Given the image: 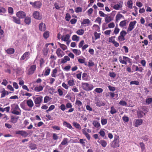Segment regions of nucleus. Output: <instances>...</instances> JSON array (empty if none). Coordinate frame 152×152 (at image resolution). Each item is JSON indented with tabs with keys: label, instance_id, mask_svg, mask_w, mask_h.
<instances>
[{
	"label": "nucleus",
	"instance_id": "1",
	"mask_svg": "<svg viewBox=\"0 0 152 152\" xmlns=\"http://www.w3.org/2000/svg\"><path fill=\"white\" fill-rule=\"evenodd\" d=\"M119 137L118 135H115L114 136L113 141L111 142L110 146L113 148H115L120 147Z\"/></svg>",
	"mask_w": 152,
	"mask_h": 152
},
{
	"label": "nucleus",
	"instance_id": "2",
	"mask_svg": "<svg viewBox=\"0 0 152 152\" xmlns=\"http://www.w3.org/2000/svg\"><path fill=\"white\" fill-rule=\"evenodd\" d=\"M11 107V110L12 114L17 115L21 114V110L18 104H12Z\"/></svg>",
	"mask_w": 152,
	"mask_h": 152
},
{
	"label": "nucleus",
	"instance_id": "3",
	"mask_svg": "<svg viewBox=\"0 0 152 152\" xmlns=\"http://www.w3.org/2000/svg\"><path fill=\"white\" fill-rule=\"evenodd\" d=\"M119 60L120 62L122 64H127V62H128L129 63H130L132 62V60L129 58L127 57L123 56V58L121 56L119 57Z\"/></svg>",
	"mask_w": 152,
	"mask_h": 152
},
{
	"label": "nucleus",
	"instance_id": "4",
	"mask_svg": "<svg viewBox=\"0 0 152 152\" xmlns=\"http://www.w3.org/2000/svg\"><path fill=\"white\" fill-rule=\"evenodd\" d=\"M33 99L35 104V106L37 107H39L43 99V97L40 96L39 97H33Z\"/></svg>",
	"mask_w": 152,
	"mask_h": 152
},
{
	"label": "nucleus",
	"instance_id": "5",
	"mask_svg": "<svg viewBox=\"0 0 152 152\" xmlns=\"http://www.w3.org/2000/svg\"><path fill=\"white\" fill-rule=\"evenodd\" d=\"M82 86L84 89L86 91H90L92 90L94 88V86L91 84H88V83H82Z\"/></svg>",
	"mask_w": 152,
	"mask_h": 152
},
{
	"label": "nucleus",
	"instance_id": "6",
	"mask_svg": "<svg viewBox=\"0 0 152 152\" xmlns=\"http://www.w3.org/2000/svg\"><path fill=\"white\" fill-rule=\"evenodd\" d=\"M29 3L31 5L32 7L36 8H40L42 5V3L39 1H35L34 2H30Z\"/></svg>",
	"mask_w": 152,
	"mask_h": 152
},
{
	"label": "nucleus",
	"instance_id": "7",
	"mask_svg": "<svg viewBox=\"0 0 152 152\" xmlns=\"http://www.w3.org/2000/svg\"><path fill=\"white\" fill-rule=\"evenodd\" d=\"M33 16L35 19L39 20H41L42 18V15L37 11H34L33 13Z\"/></svg>",
	"mask_w": 152,
	"mask_h": 152
},
{
	"label": "nucleus",
	"instance_id": "8",
	"mask_svg": "<svg viewBox=\"0 0 152 152\" xmlns=\"http://www.w3.org/2000/svg\"><path fill=\"white\" fill-rule=\"evenodd\" d=\"M37 67L36 65H31L28 69L27 74L28 75H31L33 74L36 69Z\"/></svg>",
	"mask_w": 152,
	"mask_h": 152
},
{
	"label": "nucleus",
	"instance_id": "9",
	"mask_svg": "<svg viewBox=\"0 0 152 152\" xmlns=\"http://www.w3.org/2000/svg\"><path fill=\"white\" fill-rule=\"evenodd\" d=\"M136 23L137 21L135 20L131 22L127 28V31L129 32L132 31L134 28Z\"/></svg>",
	"mask_w": 152,
	"mask_h": 152
},
{
	"label": "nucleus",
	"instance_id": "10",
	"mask_svg": "<svg viewBox=\"0 0 152 152\" xmlns=\"http://www.w3.org/2000/svg\"><path fill=\"white\" fill-rule=\"evenodd\" d=\"M15 133L16 134L20 135L24 137H27L28 135L27 132L23 130L17 131L15 132Z\"/></svg>",
	"mask_w": 152,
	"mask_h": 152
},
{
	"label": "nucleus",
	"instance_id": "11",
	"mask_svg": "<svg viewBox=\"0 0 152 152\" xmlns=\"http://www.w3.org/2000/svg\"><path fill=\"white\" fill-rule=\"evenodd\" d=\"M30 55V53L29 52H26L21 56L20 58V60H23L26 59V60L29 58Z\"/></svg>",
	"mask_w": 152,
	"mask_h": 152
},
{
	"label": "nucleus",
	"instance_id": "12",
	"mask_svg": "<svg viewBox=\"0 0 152 152\" xmlns=\"http://www.w3.org/2000/svg\"><path fill=\"white\" fill-rule=\"evenodd\" d=\"M56 53L59 58L62 57L65 54L64 52L60 48H58L56 51Z\"/></svg>",
	"mask_w": 152,
	"mask_h": 152
},
{
	"label": "nucleus",
	"instance_id": "13",
	"mask_svg": "<svg viewBox=\"0 0 152 152\" xmlns=\"http://www.w3.org/2000/svg\"><path fill=\"white\" fill-rule=\"evenodd\" d=\"M16 15L19 18H23L25 17L26 14L23 11H20L17 12Z\"/></svg>",
	"mask_w": 152,
	"mask_h": 152
},
{
	"label": "nucleus",
	"instance_id": "14",
	"mask_svg": "<svg viewBox=\"0 0 152 152\" xmlns=\"http://www.w3.org/2000/svg\"><path fill=\"white\" fill-rule=\"evenodd\" d=\"M143 121L142 119H139L135 120L134 122V126L135 127H138L139 126L142 124Z\"/></svg>",
	"mask_w": 152,
	"mask_h": 152
},
{
	"label": "nucleus",
	"instance_id": "15",
	"mask_svg": "<svg viewBox=\"0 0 152 152\" xmlns=\"http://www.w3.org/2000/svg\"><path fill=\"white\" fill-rule=\"evenodd\" d=\"M26 101L27 106L29 108L31 109L34 105V104L32 100L31 99L26 100Z\"/></svg>",
	"mask_w": 152,
	"mask_h": 152
},
{
	"label": "nucleus",
	"instance_id": "16",
	"mask_svg": "<svg viewBox=\"0 0 152 152\" xmlns=\"http://www.w3.org/2000/svg\"><path fill=\"white\" fill-rule=\"evenodd\" d=\"M72 105L71 103L68 102L66 104V109L70 108L68 110V113H71L73 111L74 109L72 108Z\"/></svg>",
	"mask_w": 152,
	"mask_h": 152
},
{
	"label": "nucleus",
	"instance_id": "17",
	"mask_svg": "<svg viewBox=\"0 0 152 152\" xmlns=\"http://www.w3.org/2000/svg\"><path fill=\"white\" fill-rule=\"evenodd\" d=\"M39 28L40 31H44L46 29V25L43 23H41L39 24Z\"/></svg>",
	"mask_w": 152,
	"mask_h": 152
},
{
	"label": "nucleus",
	"instance_id": "18",
	"mask_svg": "<svg viewBox=\"0 0 152 152\" xmlns=\"http://www.w3.org/2000/svg\"><path fill=\"white\" fill-rule=\"evenodd\" d=\"M12 21L15 23L18 24H21L20 20V18L12 16Z\"/></svg>",
	"mask_w": 152,
	"mask_h": 152
},
{
	"label": "nucleus",
	"instance_id": "19",
	"mask_svg": "<svg viewBox=\"0 0 152 152\" xmlns=\"http://www.w3.org/2000/svg\"><path fill=\"white\" fill-rule=\"evenodd\" d=\"M61 63L64 64L66 63L67 61H70V58L68 56H65L64 58L61 59Z\"/></svg>",
	"mask_w": 152,
	"mask_h": 152
},
{
	"label": "nucleus",
	"instance_id": "20",
	"mask_svg": "<svg viewBox=\"0 0 152 152\" xmlns=\"http://www.w3.org/2000/svg\"><path fill=\"white\" fill-rule=\"evenodd\" d=\"M0 93L1 94V98L4 97L5 95H8L9 94L8 92L6 91L4 88H3L1 89Z\"/></svg>",
	"mask_w": 152,
	"mask_h": 152
},
{
	"label": "nucleus",
	"instance_id": "21",
	"mask_svg": "<svg viewBox=\"0 0 152 152\" xmlns=\"http://www.w3.org/2000/svg\"><path fill=\"white\" fill-rule=\"evenodd\" d=\"M95 103L97 106L100 107L102 106H104L105 105V103L102 101H101L99 100H95Z\"/></svg>",
	"mask_w": 152,
	"mask_h": 152
},
{
	"label": "nucleus",
	"instance_id": "22",
	"mask_svg": "<svg viewBox=\"0 0 152 152\" xmlns=\"http://www.w3.org/2000/svg\"><path fill=\"white\" fill-rule=\"evenodd\" d=\"M137 115L139 118H142L144 115H145V113L140 110H138L137 112Z\"/></svg>",
	"mask_w": 152,
	"mask_h": 152
},
{
	"label": "nucleus",
	"instance_id": "23",
	"mask_svg": "<svg viewBox=\"0 0 152 152\" xmlns=\"http://www.w3.org/2000/svg\"><path fill=\"white\" fill-rule=\"evenodd\" d=\"M70 35L69 34H66L65 35H63L61 37V40L66 41L69 40Z\"/></svg>",
	"mask_w": 152,
	"mask_h": 152
},
{
	"label": "nucleus",
	"instance_id": "24",
	"mask_svg": "<svg viewBox=\"0 0 152 152\" xmlns=\"http://www.w3.org/2000/svg\"><path fill=\"white\" fill-rule=\"evenodd\" d=\"M31 22V18L30 17L27 16L25 17L24 19V22L27 25H29Z\"/></svg>",
	"mask_w": 152,
	"mask_h": 152
},
{
	"label": "nucleus",
	"instance_id": "25",
	"mask_svg": "<svg viewBox=\"0 0 152 152\" xmlns=\"http://www.w3.org/2000/svg\"><path fill=\"white\" fill-rule=\"evenodd\" d=\"M90 23V20L88 19L87 18L84 19L83 22H81V24L83 25H87V26H88L89 25Z\"/></svg>",
	"mask_w": 152,
	"mask_h": 152
},
{
	"label": "nucleus",
	"instance_id": "26",
	"mask_svg": "<svg viewBox=\"0 0 152 152\" xmlns=\"http://www.w3.org/2000/svg\"><path fill=\"white\" fill-rule=\"evenodd\" d=\"M19 116H11V122L13 123H16L18 121V119L19 118Z\"/></svg>",
	"mask_w": 152,
	"mask_h": 152
},
{
	"label": "nucleus",
	"instance_id": "27",
	"mask_svg": "<svg viewBox=\"0 0 152 152\" xmlns=\"http://www.w3.org/2000/svg\"><path fill=\"white\" fill-rule=\"evenodd\" d=\"M98 142L103 147H106L107 145V143L106 141L104 140H101L100 141H98Z\"/></svg>",
	"mask_w": 152,
	"mask_h": 152
},
{
	"label": "nucleus",
	"instance_id": "28",
	"mask_svg": "<svg viewBox=\"0 0 152 152\" xmlns=\"http://www.w3.org/2000/svg\"><path fill=\"white\" fill-rule=\"evenodd\" d=\"M75 104L76 105L79 107L78 108V110L80 111H81V108L80 107V106H82L83 105L82 102L79 100H76L75 102Z\"/></svg>",
	"mask_w": 152,
	"mask_h": 152
},
{
	"label": "nucleus",
	"instance_id": "29",
	"mask_svg": "<svg viewBox=\"0 0 152 152\" xmlns=\"http://www.w3.org/2000/svg\"><path fill=\"white\" fill-rule=\"evenodd\" d=\"M127 20H124L121 21L119 23V26L121 27L126 26L127 24Z\"/></svg>",
	"mask_w": 152,
	"mask_h": 152
},
{
	"label": "nucleus",
	"instance_id": "30",
	"mask_svg": "<svg viewBox=\"0 0 152 152\" xmlns=\"http://www.w3.org/2000/svg\"><path fill=\"white\" fill-rule=\"evenodd\" d=\"M57 69L56 68L53 69L51 72V76L53 77H56L57 76L56 74L57 72Z\"/></svg>",
	"mask_w": 152,
	"mask_h": 152
},
{
	"label": "nucleus",
	"instance_id": "31",
	"mask_svg": "<svg viewBox=\"0 0 152 152\" xmlns=\"http://www.w3.org/2000/svg\"><path fill=\"white\" fill-rule=\"evenodd\" d=\"M6 52L9 54H13L15 52V49L13 48H8L6 50Z\"/></svg>",
	"mask_w": 152,
	"mask_h": 152
},
{
	"label": "nucleus",
	"instance_id": "32",
	"mask_svg": "<svg viewBox=\"0 0 152 152\" xmlns=\"http://www.w3.org/2000/svg\"><path fill=\"white\" fill-rule=\"evenodd\" d=\"M43 87L41 86H36L34 88V90L37 92H38L42 91Z\"/></svg>",
	"mask_w": 152,
	"mask_h": 152
},
{
	"label": "nucleus",
	"instance_id": "33",
	"mask_svg": "<svg viewBox=\"0 0 152 152\" xmlns=\"http://www.w3.org/2000/svg\"><path fill=\"white\" fill-rule=\"evenodd\" d=\"M110 112L111 114L113 115L117 112V111L113 106L110 107Z\"/></svg>",
	"mask_w": 152,
	"mask_h": 152
},
{
	"label": "nucleus",
	"instance_id": "34",
	"mask_svg": "<svg viewBox=\"0 0 152 152\" xmlns=\"http://www.w3.org/2000/svg\"><path fill=\"white\" fill-rule=\"evenodd\" d=\"M58 44L59 45L60 48H61L63 50H65L67 49V46L64 44H62L60 42H58Z\"/></svg>",
	"mask_w": 152,
	"mask_h": 152
},
{
	"label": "nucleus",
	"instance_id": "35",
	"mask_svg": "<svg viewBox=\"0 0 152 152\" xmlns=\"http://www.w3.org/2000/svg\"><path fill=\"white\" fill-rule=\"evenodd\" d=\"M92 124L96 128H99L100 126V124L99 122L96 121H93Z\"/></svg>",
	"mask_w": 152,
	"mask_h": 152
},
{
	"label": "nucleus",
	"instance_id": "36",
	"mask_svg": "<svg viewBox=\"0 0 152 152\" xmlns=\"http://www.w3.org/2000/svg\"><path fill=\"white\" fill-rule=\"evenodd\" d=\"M45 71L44 73L45 76L48 75L50 74V69L48 67H46L45 68Z\"/></svg>",
	"mask_w": 152,
	"mask_h": 152
},
{
	"label": "nucleus",
	"instance_id": "37",
	"mask_svg": "<svg viewBox=\"0 0 152 152\" xmlns=\"http://www.w3.org/2000/svg\"><path fill=\"white\" fill-rule=\"evenodd\" d=\"M72 51L77 56L79 55L81 53V52L80 50H78L77 49H73Z\"/></svg>",
	"mask_w": 152,
	"mask_h": 152
},
{
	"label": "nucleus",
	"instance_id": "38",
	"mask_svg": "<svg viewBox=\"0 0 152 152\" xmlns=\"http://www.w3.org/2000/svg\"><path fill=\"white\" fill-rule=\"evenodd\" d=\"M49 36V32L48 31H46L43 34V37L46 39H47Z\"/></svg>",
	"mask_w": 152,
	"mask_h": 152
},
{
	"label": "nucleus",
	"instance_id": "39",
	"mask_svg": "<svg viewBox=\"0 0 152 152\" xmlns=\"http://www.w3.org/2000/svg\"><path fill=\"white\" fill-rule=\"evenodd\" d=\"M123 17H124V16L122 14L120 13H118L115 17V20L116 21H118Z\"/></svg>",
	"mask_w": 152,
	"mask_h": 152
},
{
	"label": "nucleus",
	"instance_id": "40",
	"mask_svg": "<svg viewBox=\"0 0 152 152\" xmlns=\"http://www.w3.org/2000/svg\"><path fill=\"white\" fill-rule=\"evenodd\" d=\"M64 125L66 126L68 128L70 129H72V127L71 125L69 123L67 122H66L64 121L63 123Z\"/></svg>",
	"mask_w": 152,
	"mask_h": 152
},
{
	"label": "nucleus",
	"instance_id": "41",
	"mask_svg": "<svg viewBox=\"0 0 152 152\" xmlns=\"http://www.w3.org/2000/svg\"><path fill=\"white\" fill-rule=\"evenodd\" d=\"M68 140L67 138H64L61 143V145H64L67 144L68 143Z\"/></svg>",
	"mask_w": 152,
	"mask_h": 152
},
{
	"label": "nucleus",
	"instance_id": "42",
	"mask_svg": "<svg viewBox=\"0 0 152 152\" xmlns=\"http://www.w3.org/2000/svg\"><path fill=\"white\" fill-rule=\"evenodd\" d=\"M82 79L83 80L87 81L88 80V77L86 73H83L82 74Z\"/></svg>",
	"mask_w": 152,
	"mask_h": 152
},
{
	"label": "nucleus",
	"instance_id": "43",
	"mask_svg": "<svg viewBox=\"0 0 152 152\" xmlns=\"http://www.w3.org/2000/svg\"><path fill=\"white\" fill-rule=\"evenodd\" d=\"M93 29L96 31L99 32L100 31L99 27L97 25L94 24L93 26Z\"/></svg>",
	"mask_w": 152,
	"mask_h": 152
},
{
	"label": "nucleus",
	"instance_id": "44",
	"mask_svg": "<svg viewBox=\"0 0 152 152\" xmlns=\"http://www.w3.org/2000/svg\"><path fill=\"white\" fill-rule=\"evenodd\" d=\"M72 39L73 41H76L78 42L80 40L79 37L77 36L76 35H74L72 36Z\"/></svg>",
	"mask_w": 152,
	"mask_h": 152
},
{
	"label": "nucleus",
	"instance_id": "45",
	"mask_svg": "<svg viewBox=\"0 0 152 152\" xmlns=\"http://www.w3.org/2000/svg\"><path fill=\"white\" fill-rule=\"evenodd\" d=\"M94 35L95 37V40L97 39L100 38V33H98L96 31L94 32Z\"/></svg>",
	"mask_w": 152,
	"mask_h": 152
},
{
	"label": "nucleus",
	"instance_id": "46",
	"mask_svg": "<svg viewBox=\"0 0 152 152\" xmlns=\"http://www.w3.org/2000/svg\"><path fill=\"white\" fill-rule=\"evenodd\" d=\"M73 125L74 126H75L76 128L78 129H81V127L79 124H78L77 122H73Z\"/></svg>",
	"mask_w": 152,
	"mask_h": 152
},
{
	"label": "nucleus",
	"instance_id": "47",
	"mask_svg": "<svg viewBox=\"0 0 152 152\" xmlns=\"http://www.w3.org/2000/svg\"><path fill=\"white\" fill-rule=\"evenodd\" d=\"M49 49L44 48L42 50V53L43 55L45 56H46L47 55Z\"/></svg>",
	"mask_w": 152,
	"mask_h": 152
},
{
	"label": "nucleus",
	"instance_id": "48",
	"mask_svg": "<svg viewBox=\"0 0 152 152\" xmlns=\"http://www.w3.org/2000/svg\"><path fill=\"white\" fill-rule=\"evenodd\" d=\"M105 21L107 23H109L110 21L112 20L110 16H108L107 15V16H105Z\"/></svg>",
	"mask_w": 152,
	"mask_h": 152
},
{
	"label": "nucleus",
	"instance_id": "49",
	"mask_svg": "<svg viewBox=\"0 0 152 152\" xmlns=\"http://www.w3.org/2000/svg\"><path fill=\"white\" fill-rule=\"evenodd\" d=\"M51 98L49 96H46L44 98V102L46 103L48 102L49 101H50Z\"/></svg>",
	"mask_w": 152,
	"mask_h": 152
},
{
	"label": "nucleus",
	"instance_id": "50",
	"mask_svg": "<svg viewBox=\"0 0 152 152\" xmlns=\"http://www.w3.org/2000/svg\"><path fill=\"white\" fill-rule=\"evenodd\" d=\"M76 33L78 35H81L84 34V31L83 29H79L76 31Z\"/></svg>",
	"mask_w": 152,
	"mask_h": 152
},
{
	"label": "nucleus",
	"instance_id": "51",
	"mask_svg": "<svg viewBox=\"0 0 152 152\" xmlns=\"http://www.w3.org/2000/svg\"><path fill=\"white\" fill-rule=\"evenodd\" d=\"M29 148L31 150H34L37 148L36 145L34 144H31L29 146Z\"/></svg>",
	"mask_w": 152,
	"mask_h": 152
},
{
	"label": "nucleus",
	"instance_id": "52",
	"mask_svg": "<svg viewBox=\"0 0 152 152\" xmlns=\"http://www.w3.org/2000/svg\"><path fill=\"white\" fill-rule=\"evenodd\" d=\"M86 142V139H80L79 140V142L82 144L83 146H85Z\"/></svg>",
	"mask_w": 152,
	"mask_h": 152
},
{
	"label": "nucleus",
	"instance_id": "53",
	"mask_svg": "<svg viewBox=\"0 0 152 152\" xmlns=\"http://www.w3.org/2000/svg\"><path fill=\"white\" fill-rule=\"evenodd\" d=\"M133 3L131 0H129L127 2L128 7L129 8L132 9V8Z\"/></svg>",
	"mask_w": 152,
	"mask_h": 152
},
{
	"label": "nucleus",
	"instance_id": "54",
	"mask_svg": "<svg viewBox=\"0 0 152 152\" xmlns=\"http://www.w3.org/2000/svg\"><path fill=\"white\" fill-rule=\"evenodd\" d=\"M55 108V106L53 105H51L49 107V109L46 110L47 113H48V112L51 111L53 110Z\"/></svg>",
	"mask_w": 152,
	"mask_h": 152
},
{
	"label": "nucleus",
	"instance_id": "55",
	"mask_svg": "<svg viewBox=\"0 0 152 152\" xmlns=\"http://www.w3.org/2000/svg\"><path fill=\"white\" fill-rule=\"evenodd\" d=\"M125 40V37H121L119 36L118 37V41L120 43H121V42L122 41H124Z\"/></svg>",
	"mask_w": 152,
	"mask_h": 152
},
{
	"label": "nucleus",
	"instance_id": "56",
	"mask_svg": "<svg viewBox=\"0 0 152 152\" xmlns=\"http://www.w3.org/2000/svg\"><path fill=\"white\" fill-rule=\"evenodd\" d=\"M110 42H112L114 45L116 47H117L119 45V43L116 41L115 40L111 41H110Z\"/></svg>",
	"mask_w": 152,
	"mask_h": 152
},
{
	"label": "nucleus",
	"instance_id": "57",
	"mask_svg": "<svg viewBox=\"0 0 152 152\" xmlns=\"http://www.w3.org/2000/svg\"><path fill=\"white\" fill-rule=\"evenodd\" d=\"M107 119L101 118V123L102 125H104L106 124L107 123Z\"/></svg>",
	"mask_w": 152,
	"mask_h": 152
},
{
	"label": "nucleus",
	"instance_id": "58",
	"mask_svg": "<svg viewBox=\"0 0 152 152\" xmlns=\"http://www.w3.org/2000/svg\"><path fill=\"white\" fill-rule=\"evenodd\" d=\"M71 18V16L70 14L68 13H67L66 14L65 19L67 21H69Z\"/></svg>",
	"mask_w": 152,
	"mask_h": 152
},
{
	"label": "nucleus",
	"instance_id": "59",
	"mask_svg": "<svg viewBox=\"0 0 152 152\" xmlns=\"http://www.w3.org/2000/svg\"><path fill=\"white\" fill-rule=\"evenodd\" d=\"M145 102L146 104H149L152 102V98H149L147 99L146 101Z\"/></svg>",
	"mask_w": 152,
	"mask_h": 152
},
{
	"label": "nucleus",
	"instance_id": "60",
	"mask_svg": "<svg viewBox=\"0 0 152 152\" xmlns=\"http://www.w3.org/2000/svg\"><path fill=\"white\" fill-rule=\"evenodd\" d=\"M103 91V89L100 88H96L94 90V91L99 93L102 92Z\"/></svg>",
	"mask_w": 152,
	"mask_h": 152
},
{
	"label": "nucleus",
	"instance_id": "61",
	"mask_svg": "<svg viewBox=\"0 0 152 152\" xmlns=\"http://www.w3.org/2000/svg\"><path fill=\"white\" fill-rule=\"evenodd\" d=\"M132 69L133 71H138V67L137 66L134 64L132 66Z\"/></svg>",
	"mask_w": 152,
	"mask_h": 152
},
{
	"label": "nucleus",
	"instance_id": "62",
	"mask_svg": "<svg viewBox=\"0 0 152 152\" xmlns=\"http://www.w3.org/2000/svg\"><path fill=\"white\" fill-rule=\"evenodd\" d=\"M120 31L119 28H118V27L116 26L114 29V33L115 34H118Z\"/></svg>",
	"mask_w": 152,
	"mask_h": 152
},
{
	"label": "nucleus",
	"instance_id": "63",
	"mask_svg": "<svg viewBox=\"0 0 152 152\" xmlns=\"http://www.w3.org/2000/svg\"><path fill=\"white\" fill-rule=\"evenodd\" d=\"M82 11V8L80 7H77L75 9V12L76 13L81 12Z\"/></svg>",
	"mask_w": 152,
	"mask_h": 152
},
{
	"label": "nucleus",
	"instance_id": "64",
	"mask_svg": "<svg viewBox=\"0 0 152 152\" xmlns=\"http://www.w3.org/2000/svg\"><path fill=\"white\" fill-rule=\"evenodd\" d=\"M56 58L57 57L54 55H53V54L51 55L50 58V59L52 61L56 60Z\"/></svg>",
	"mask_w": 152,
	"mask_h": 152
}]
</instances>
